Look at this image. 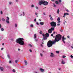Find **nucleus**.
I'll return each mask as SVG.
<instances>
[{"label":"nucleus","mask_w":73,"mask_h":73,"mask_svg":"<svg viewBox=\"0 0 73 73\" xmlns=\"http://www.w3.org/2000/svg\"><path fill=\"white\" fill-rule=\"evenodd\" d=\"M31 7H32L33 8V7H34V5H31Z\"/></svg>","instance_id":"603ef678"},{"label":"nucleus","mask_w":73,"mask_h":73,"mask_svg":"<svg viewBox=\"0 0 73 73\" xmlns=\"http://www.w3.org/2000/svg\"><path fill=\"white\" fill-rule=\"evenodd\" d=\"M67 37H68V38H70V36H67Z\"/></svg>","instance_id":"774afa93"},{"label":"nucleus","mask_w":73,"mask_h":73,"mask_svg":"<svg viewBox=\"0 0 73 73\" xmlns=\"http://www.w3.org/2000/svg\"><path fill=\"white\" fill-rule=\"evenodd\" d=\"M48 32L49 33H51L52 32V30H51V29H50L48 30Z\"/></svg>","instance_id":"0eeeda50"},{"label":"nucleus","mask_w":73,"mask_h":73,"mask_svg":"<svg viewBox=\"0 0 73 73\" xmlns=\"http://www.w3.org/2000/svg\"><path fill=\"white\" fill-rule=\"evenodd\" d=\"M35 8H36V9H38V7H37V6H36V7H35Z\"/></svg>","instance_id":"052dcab7"},{"label":"nucleus","mask_w":73,"mask_h":73,"mask_svg":"<svg viewBox=\"0 0 73 73\" xmlns=\"http://www.w3.org/2000/svg\"><path fill=\"white\" fill-rule=\"evenodd\" d=\"M49 17H50V18L51 20H52V21L53 20V18H52V17H51V15H49Z\"/></svg>","instance_id":"9d476101"},{"label":"nucleus","mask_w":73,"mask_h":73,"mask_svg":"<svg viewBox=\"0 0 73 73\" xmlns=\"http://www.w3.org/2000/svg\"><path fill=\"white\" fill-rule=\"evenodd\" d=\"M1 25L0 24V29H1Z\"/></svg>","instance_id":"09e8293b"},{"label":"nucleus","mask_w":73,"mask_h":73,"mask_svg":"<svg viewBox=\"0 0 73 73\" xmlns=\"http://www.w3.org/2000/svg\"><path fill=\"white\" fill-rule=\"evenodd\" d=\"M66 57V56L64 55L62 56L63 58H65Z\"/></svg>","instance_id":"4c0bfd02"},{"label":"nucleus","mask_w":73,"mask_h":73,"mask_svg":"<svg viewBox=\"0 0 73 73\" xmlns=\"http://www.w3.org/2000/svg\"><path fill=\"white\" fill-rule=\"evenodd\" d=\"M59 2H61V0H58Z\"/></svg>","instance_id":"e2e57ef3"},{"label":"nucleus","mask_w":73,"mask_h":73,"mask_svg":"<svg viewBox=\"0 0 73 73\" xmlns=\"http://www.w3.org/2000/svg\"><path fill=\"white\" fill-rule=\"evenodd\" d=\"M19 15L20 16H22V14H19Z\"/></svg>","instance_id":"864d4df0"},{"label":"nucleus","mask_w":73,"mask_h":73,"mask_svg":"<svg viewBox=\"0 0 73 73\" xmlns=\"http://www.w3.org/2000/svg\"><path fill=\"white\" fill-rule=\"evenodd\" d=\"M3 49H4V48H1V50H3Z\"/></svg>","instance_id":"bf43d9fd"},{"label":"nucleus","mask_w":73,"mask_h":73,"mask_svg":"<svg viewBox=\"0 0 73 73\" xmlns=\"http://www.w3.org/2000/svg\"><path fill=\"white\" fill-rule=\"evenodd\" d=\"M24 62H25V65H27V64H28V63H27V61L25 60L24 61Z\"/></svg>","instance_id":"f8f14e48"},{"label":"nucleus","mask_w":73,"mask_h":73,"mask_svg":"<svg viewBox=\"0 0 73 73\" xmlns=\"http://www.w3.org/2000/svg\"><path fill=\"white\" fill-rule=\"evenodd\" d=\"M62 36L60 34L57 35L55 36V38L54 41L49 40L47 42V46L49 48L52 46L53 44H55L57 42L60 41L61 40Z\"/></svg>","instance_id":"f257e3e1"},{"label":"nucleus","mask_w":73,"mask_h":73,"mask_svg":"<svg viewBox=\"0 0 73 73\" xmlns=\"http://www.w3.org/2000/svg\"><path fill=\"white\" fill-rule=\"evenodd\" d=\"M50 24L51 27H54V28H55V27H56V23L54 22L53 21L51 22L50 23Z\"/></svg>","instance_id":"7ed1b4c3"},{"label":"nucleus","mask_w":73,"mask_h":73,"mask_svg":"<svg viewBox=\"0 0 73 73\" xmlns=\"http://www.w3.org/2000/svg\"><path fill=\"white\" fill-rule=\"evenodd\" d=\"M35 41H36V42H37V41H38V40H37V39H35Z\"/></svg>","instance_id":"a18cd8bd"},{"label":"nucleus","mask_w":73,"mask_h":73,"mask_svg":"<svg viewBox=\"0 0 73 73\" xmlns=\"http://www.w3.org/2000/svg\"><path fill=\"white\" fill-rule=\"evenodd\" d=\"M15 28H17V24L16 23L15 24Z\"/></svg>","instance_id":"4be33fe9"},{"label":"nucleus","mask_w":73,"mask_h":73,"mask_svg":"<svg viewBox=\"0 0 73 73\" xmlns=\"http://www.w3.org/2000/svg\"><path fill=\"white\" fill-rule=\"evenodd\" d=\"M28 45L29 46H30V47H32V45H31V44H29Z\"/></svg>","instance_id":"412c9836"},{"label":"nucleus","mask_w":73,"mask_h":73,"mask_svg":"<svg viewBox=\"0 0 73 73\" xmlns=\"http://www.w3.org/2000/svg\"><path fill=\"white\" fill-rule=\"evenodd\" d=\"M43 4L44 5H46L48 4V2L47 1H43Z\"/></svg>","instance_id":"20e7f679"},{"label":"nucleus","mask_w":73,"mask_h":73,"mask_svg":"<svg viewBox=\"0 0 73 73\" xmlns=\"http://www.w3.org/2000/svg\"><path fill=\"white\" fill-rule=\"evenodd\" d=\"M6 22L7 24H9V20H6Z\"/></svg>","instance_id":"2eb2a0df"},{"label":"nucleus","mask_w":73,"mask_h":73,"mask_svg":"<svg viewBox=\"0 0 73 73\" xmlns=\"http://www.w3.org/2000/svg\"><path fill=\"white\" fill-rule=\"evenodd\" d=\"M11 62H12L10 60L9 61V64H11Z\"/></svg>","instance_id":"5fc2aeb1"},{"label":"nucleus","mask_w":73,"mask_h":73,"mask_svg":"<svg viewBox=\"0 0 73 73\" xmlns=\"http://www.w3.org/2000/svg\"><path fill=\"white\" fill-rule=\"evenodd\" d=\"M66 40V38H64V36H63L62 37V41H63V43H64V44L65 43V40Z\"/></svg>","instance_id":"39448f33"},{"label":"nucleus","mask_w":73,"mask_h":73,"mask_svg":"<svg viewBox=\"0 0 73 73\" xmlns=\"http://www.w3.org/2000/svg\"><path fill=\"white\" fill-rule=\"evenodd\" d=\"M17 61H18L17 60H15V63H17Z\"/></svg>","instance_id":"49530a36"},{"label":"nucleus","mask_w":73,"mask_h":73,"mask_svg":"<svg viewBox=\"0 0 73 73\" xmlns=\"http://www.w3.org/2000/svg\"><path fill=\"white\" fill-rule=\"evenodd\" d=\"M60 31L61 32H63V30L61 29H60Z\"/></svg>","instance_id":"58836bf2"},{"label":"nucleus","mask_w":73,"mask_h":73,"mask_svg":"<svg viewBox=\"0 0 73 73\" xmlns=\"http://www.w3.org/2000/svg\"><path fill=\"white\" fill-rule=\"evenodd\" d=\"M61 63L62 64H65V62L64 61H62L61 62Z\"/></svg>","instance_id":"bb28decb"},{"label":"nucleus","mask_w":73,"mask_h":73,"mask_svg":"<svg viewBox=\"0 0 73 73\" xmlns=\"http://www.w3.org/2000/svg\"><path fill=\"white\" fill-rule=\"evenodd\" d=\"M0 69L1 71H3V70H4V68H3V67H1Z\"/></svg>","instance_id":"dca6fc26"},{"label":"nucleus","mask_w":73,"mask_h":73,"mask_svg":"<svg viewBox=\"0 0 73 73\" xmlns=\"http://www.w3.org/2000/svg\"><path fill=\"white\" fill-rule=\"evenodd\" d=\"M66 14L67 15H69V13H66Z\"/></svg>","instance_id":"69168bd1"},{"label":"nucleus","mask_w":73,"mask_h":73,"mask_svg":"<svg viewBox=\"0 0 73 73\" xmlns=\"http://www.w3.org/2000/svg\"><path fill=\"white\" fill-rule=\"evenodd\" d=\"M54 7H56V5L54 4Z\"/></svg>","instance_id":"37998d69"},{"label":"nucleus","mask_w":73,"mask_h":73,"mask_svg":"<svg viewBox=\"0 0 73 73\" xmlns=\"http://www.w3.org/2000/svg\"><path fill=\"white\" fill-rule=\"evenodd\" d=\"M51 36H52V37H53V34H51Z\"/></svg>","instance_id":"0e129e2a"},{"label":"nucleus","mask_w":73,"mask_h":73,"mask_svg":"<svg viewBox=\"0 0 73 73\" xmlns=\"http://www.w3.org/2000/svg\"><path fill=\"white\" fill-rule=\"evenodd\" d=\"M7 57L8 58L10 59V56H9V55L8 54L7 55Z\"/></svg>","instance_id":"b1692460"},{"label":"nucleus","mask_w":73,"mask_h":73,"mask_svg":"<svg viewBox=\"0 0 73 73\" xmlns=\"http://www.w3.org/2000/svg\"><path fill=\"white\" fill-rule=\"evenodd\" d=\"M1 20H2V21H4L5 20L4 19V18H2L1 19Z\"/></svg>","instance_id":"a211bd4d"},{"label":"nucleus","mask_w":73,"mask_h":73,"mask_svg":"<svg viewBox=\"0 0 73 73\" xmlns=\"http://www.w3.org/2000/svg\"><path fill=\"white\" fill-rule=\"evenodd\" d=\"M56 4H58V1H56L55 2Z\"/></svg>","instance_id":"cd10ccee"},{"label":"nucleus","mask_w":73,"mask_h":73,"mask_svg":"<svg viewBox=\"0 0 73 73\" xmlns=\"http://www.w3.org/2000/svg\"><path fill=\"white\" fill-rule=\"evenodd\" d=\"M40 70L42 72H44V69L42 68H40Z\"/></svg>","instance_id":"9b49d317"},{"label":"nucleus","mask_w":73,"mask_h":73,"mask_svg":"<svg viewBox=\"0 0 73 73\" xmlns=\"http://www.w3.org/2000/svg\"><path fill=\"white\" fill-rule=\"evenodd\" d=\"M42 4H43V1H39V2L38 4L39 5H41L42 4Z\"/></svg>","instance_id":"423d86ee"},{"label":"nucleus","mask_w":73,"mask_h":73,"mask_svg":"<svg viewBox=\"0 0 73 73\" xmlns=\"http://www.w3.org/2000/svg\"><path fill=\"white\" fill-rule=\"evenodd\" d=\"M36 24L37 25H39V24H38V22H36Z\"/></svg>","instance_id":"c03bdc74"},{"label":"nucleus","mask_w":73,"mask_h":73,"mask_svg":"<svg viewBox=\"0 0 73 73\" xmlns=\"http://www.w3.org/2000/svg\"><path fill=\"white\" fill-rule=\"evenodd\" d=\"M29 51L30 52H32V50L31 49H30L29 50Z\"/></svg>","instance_id":"ea45409f"},{"label":"nucleus","mask_w":73,"mask_h":73,"mask_svg":"<svg viewBox=\"0 0 73 73\" xmlns=\"http://www.w3.org/2000/svg\"><path fill=\"white\" fill-rule=\"evenodd\" d=\"M59 13H60V9H58L57 11V13L58 14H59Z\"/></svg>","instance_id":"f3484780"},{"label":"nucleus","mask_w":73,"mask_h":73,"mask_svg":"<svg viewBox=\"0 0 73 73\" xmlns=\"http://www.w3.org/2000/svg\"><path fill=\"white\" fill-rule=\"evenodd\" d=\"M40 34H42V31H40V32L39 33Z\"/></svg>","instance_id":"72a5a7b5"},{"label":"nucleus","mask_w":73,"mask_h":73,"mask_svg":"<svg viewBox=\"0 0 73 73\" xmlns=\"http://www.w3.org/2000/svg\"><path fill=\"white\" fill-rule=\"evenodd\" d=\"M1 31H4V29L2 28L1 29Z\"/></svg>","instance_id":"c756f323"},{"label":"nucleus","mask_w":73,"mask_h":73,"mask_svg":"<svg viewBox=\"0 0 73 73\" xmlns=\"http://www.w3.org/2000/svg\"><path fill=\"white\" fill-rule=\"evenodd\" d=\"M58 22L57 23H61V21H57Z\"/></svg>","instance_id":"c9c22d12"},{"label":"nucleus","mask_w":73,"mask_h":73,"mask_svg":"<svg viewBox=\"0 0 73 73\" xmlns=\"http://www.w3.org/2000/svg\"><path fill=\"white\" fill-rule=\"evenodd\" d=\"M51 31H54V28L51 27Z\"/></svg>","instance_id":"5701e85b"},{"label":"nucleus","mask_w":73,"mask_h":73,"mask_svg":"<svg viewBox=\"0 0 73 73\" xmlns=\"http://www.w3.org/2000/svg\"><path fill=\"white\" fill-rule=\"evenodd\" d=\"M43 14L44 16H45L46 15V14H45V12H43Z\"/></svg>","instance_id":"79ce46f5"},{"label":"nucleus","mask_w":73,"mask_h":73,"mask_svg":"<svg viewBox=\"0 0 73 73\" xmlns=\"http://www.w3.org/2000/svg\"><path fill=\"white\" fill-rule=\"evenodd\" d=\"M50 56L51 57H54V54L53 53H51V54L50 55Z\"/></svg>","instance_id":"6e6552de"},{"label":"nucleus","mask_w":73,"mask_h":73,"mask_svg":"<svg viewBox=\"0 0 73 73\" xmlns=\"http://www.w3.org/2000/svg\"><path fill=\"white\" fill-rule=\"evenodd\" d=\"M30 27H31V28H33V24H31L30 25Z\"/></svg>","instance_id":"a878e982"},{"label":"nucleus","mask_w":73,"mask_h":73,"mask_svg":"<svg viewBox=\"0 0 73 73\" xmlns=\"http://www.w3.org/2000/svg\"><path fill=\"white\" fill-rule=\"evenodd\" d=\"M24 38H19L16 39V42L17 43H18L21 45H24V42L23 41Z\"/></svg>","instance_id":"f03ea898"},{"label":"nucleus","mask_w":73,"mask_h":73,"mask_svg":"<svg viewBox=\"0 0 73 73\" xmlns=\"http://www.w3.org/2000/svg\"><path fill=\"white\" fill-rule=\"evenodd\" d=\"M12 2H9V5H11V4H12Z\"/></svg>","instance_id":"2f4dec72"},{"label":"nucleus","mask_w":73,"mask_h":73,"mask_svg":"<svg viewBox=\"0 0 73 73\" xmlns=\"http://www.w3.org/2000/svg\"><path fill=\"white\" fill-rule=\"evenodd\" d=\"M13 72H16V70L15 69H13Z\"/></svg>","instance_id":"e433bc0d"},{"label":"nucleus","mask_w":73,"mask_h":73,"mask_svg":"<svg viewBox=\"0 0 73 73\" xmlns=\"http://www.w3.org/2000/svg\"><path fill=\"white\" fill-rule=\"evenodd\" d=\"M34 21H35V22H36V18H35V19Z\"/></svg>","instance_id":"de8ad7c7"},{"label":"nucleus","mask_w":73,"mask_h":73,"mask_svg":"<svg viewBox=\"0 0 73 73\" xmlns=\"http://www.w3.org/2000/svg\"><path fill=\"white\" fill-rule=\"evenodd\" d=\"M57 25L58 26H60V23H58L57 24Z\"/></svg>","instance_id":"7c9ffc66"},{"label":"nucleus","mask_w":73,"mask_h":73,"mask_svg":"<svg viewBox=\"0 0 73 73\" xmlns=\"http://www.w3.org/2000/svg\"><path fill=\"white\" fill-rule=\"evenodd\" d=\"M46 37H48L49 36V34H48V33H46L45 35Z\"/></svg>","instance_id":"4468645a"},{"label":"nucleus","mask_w":73,"mask_h":73,"mask_svg":"<svg viewBox=\"0 0 73 73\" xmlns=\"http://www.w3.org/2000/svg\"><path fill=\"white\" fill-rule=\"evenodd\" d=\"M16 2H19V1H18V0H16Z\"/></svg>","instance_id":"680f3d73"},{"label":"nucleus","mask_w":73,"mask_h":73,"mask_svg":"<svg viewBox=\"0 0 73 73\" xmlns=\"http://www.w3.org/2000/svg\"><path fill=\"white\" fill-rule=\"evenodd\" d=\"M35 15L36 16V17H38V16L37 15V13H35Z\"/></svg>","instance_id":"f704fd0d"},{"label":"nucleus","mask_w":73,"mask_h":73,"mask_svg":"<svg viewBox=\"0 0 73 73\" xmlns=\"http://www.w3.org/2000/svg\"><path fill=\"white\" fill-rule=\"evenodd\" d=\"M58 70H61V68H58Z\"/></svg>","instance_id":"3c124183"},{"label":"nucleus","mask_w":73,"mask_h":73,"mask_svg":"<svg viewBox=\"0 0 73 73\" xmlns=\"http://www.w3.org/2000/svg\"><path fill=\"white\" fill-rule=\"evenodd\" d=\"M42 36H43V37H45V34H43Z\"/></svg>","instance_id":"8fccbe9b"},{"label":"nucleus","mask_w":73,"mask_h":73,"mask_svg":"<svg viewBox=\"0 0 73 73\" xmlns=\"http://www.w3.org/2000/svg\"><path fill=\"white\" fill-rule=\"evenodd\" d=\"M66 13H64V16H66Z\"/></svg>","instance_id":"4d7b16f0"},{"label":"nucleus","mask_w":73,"mask_h":73,"mask_svg":"<svg viewBox=\"0 0 73 73\" xmlns=\"http://www.w3.org/2000/svg\"><path fill=\"white\" fill-rule=\"evenodd\" d=\"M70 57L71 58H73V56L72 55H71Z\"/></svg>","instance_id":"13d9d810"},{"label":"nucleus","mask_w":73,"mask_h":73,"mask_svg":"<svg viewBox=\"0 0 73 73\" xmlns=\"http://www.w3.org/2000/svg\"><path fill=\"white\" fill-rule=\"evenodd\" d=\"M47 39V37L46 36H43V40H46Z\"/></svg>","instance_id":"1a4fd4ad"},{"label":"nucleus","mask_w":73,"mask_h":73,"mask_svg":"<svg viewBox=\"0 0 73 73\" xmlns=\"http://www.w3.org/2000/svg\"><path fill=\"white\" fill-rule=\"evenodd\" d=\"M3 11H0V14L1 15H3Z\"/></svg>","instance_id":"473e14b6"},{"label":"nucleus","mask_w":73,"mask_h":73,"mask_svg":"<svg viewBox=\"0 0 73 73\" xmlns=\"http://www.w3.org/2000/svg\"><path fill=\"white\" fill-rule=\"evenodd\" d=\"M56 53L58 54H59V53H60V52H59L58 51H56Z\"/></svg>","instance_id":"393cba45"},{"label":"nucleus","mask_w":73,"mask_h":73,"mask_svg":"<svg viewBox=\"0 0 73 73\" xmlns=\"http://www.w3.org/2000/svg\"><path fill=\"white\" fill-rule=\"evenodd\" d=\"M60 17H59L57 19V21H60Z\"/></svg>","instance_id":"6ab92c4d"},{"label":"nucleus","mask_w":73,"mask_h":73,"mask_svg":"<svg viewBox=\"0 0 73 73\" xmlns=\"http://www.w3.org/2000/svg\"><path fill=\"white\" fill-rule=\"evenodd\" d=\"M66 21H65L64 22H63V24H64V25H65V23H66Z\"/></svg>","instance_id":"6e6d98bb"},{"label":"nucleus","mask_w":73,"mask_h":73,"mask_svg":"<svg viewBox=\"0 0 73 73\" xmlns=\"http://www.w3.org/2000/svg\"><path fill=\"white\" fill-rule=\"evenodd\" d=\"M40 56H41V57H42V54L40 53Z\"/></svg>","instance_id":"a19ab883"},{"label":"nucleus","mask_w":73,"mask_h":73,"mask_svg":"<svg viewBox=\"0 0 73 73\" xmlns=\"http://www.w3.org/2000/svg\"><path fill=\"white\" fill-rule=\"evenodd\" d=\"M6 20H9V17H7V19Z\"/></svg>","instance_id":"c85d7f7f"},{"label":"nucleus","mask_w":73,"mask_h":73,"mask_svg":"<svg viewBox=\"0 0 73 73\" xmlns=\"http://www.w3.org/2000/svg\"><path fill=\"white\" fill-rule=\"evenodd\" d=\"M40 46L42 47V46H43V45H42V44H40Z\"/></svg>","instance_id":"338daca9"},{"label":"nucleus","mask_w":73,"mask_h":73,"mask_svg":"<svg viewBox=\"0 0 73 73\" xmlns=\"http://www.w3.org/2000/svg\"><path fill=\"white\" fill-rule=\"evenodd\" d=\"M36 37H37V35L36 34H35L34 36V38H36Z\"/></svg>","instance_id":"ddd939ff"},{"label":"nucleus","mask_w":73,"mask_h":73,"mask_svg":"<svg viewBox=\"0 0 73 73\" xmlns=\"http://www.w3.org/2000/svg\"><path fill=\"white\" fill-rule=\"evenodd\" d=\"M40 25H44V23H43V22H40Z\"/></svg>","instance_id":"aec40b11"}]
</instances>
